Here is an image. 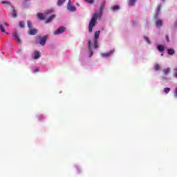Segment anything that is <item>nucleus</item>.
Here are the masks:
<instances>
[{
    "instance_id": "1",
    "label": "nucleus",
    "mask_w": 177,
    "mask_h": 177,
    "mask_svg": "<svg viewBox=\"0 0 177 177\" xmlns=\"http://www.w3.org/2000/svg\"><path fill=\"white\" fill-rule=\"evenodd\" d=\"M104 6H106V1H104L101 3V6L100 7V12H95L93 15L88 24V32H92L93 28L95 27V26H96V20H97V17H102Z\"/></svg>"
},
{
    "instance_id": "2",
    "label": "nucleus",
    "mask_w": 177,
    "mask_h": 177,
    "mask_svg": "<svg viewBox=\"0 0 177 177\" xmlns=\"http://www.w3.org/2000/svg\"><path fill=\"white\" fill-rule=\"evenodd\" d=\"M100 35V30L96 31L94 34V38L91 41V45L93 49H97V48H99L98 41H99Z\"/></svg>"
},
{
    "instance_id": "3",
    "label": "nucleus",
    "mask_w": 177,
    "mask_h": 177,
    "mask_svg": "<svg viewBox=\"0 0 177 177\" xmlns=\"http://www.w3.org/2000/svg\"><path fill=\"white\" fill-rule=\"evenodd\" d=\"M52 12H53V11L48 10L46 12H44V14L38 13L37 17H38V19H39V20H45V19H46V17H48V16H49V15H50V13H52Z\"/></svg>"
},
{
    "instance_id": "4",
    "label": "nucleus",
    "mask_w": 177,
    "mask_h": 177,
    "mask_svg": "<svg viewBox=\"0 0 177 177\" xmlns=\"http://www.w3.org/2000/svg\"><path fill=\"white\" fill-rule=\"evenodd\" d=\"M8 16L10 17L12 16V17H14V19H16L17 17V11H16V8L15 6L11 7V13L8 12Z\"/></svg>"
},
{
    "instance_id": "5",
    "label": "nucleus",
    "mask_w": 177,
    "mask_h": 177,
    "mask_svg": "<svg viewBox=\"0 0 177 177\" xmlns=\"http://www.w3.org/2000/svg\"><path fill=\"white\" fill-rule=\"evenodd\" d=\"M66 31V27L61 26L57 30L53 32L54 35H59V34H63Z\"/></svg>"
},
{
    "instance_id": "6",
    "label": "nucleus",
    "mask_w": 177,
    "mask_h": 177,
    "mask_svg": "<svg viewBox=\"0 0 177 177\" xmlns=\"http://www.w3.org/2000/svg\"><path fill=\"white\" fill-rule=\"evenodd\" d=\"M67 9L70 12H75V10H77V8L71 5V0H68V4H67Z\"/></svg>"
},
{
    "instance_id": "7",
    "label": "nucleus",
    "mask_w": 177,
    "mask_h": 177,
    "mask_svg": "<svg viewBox=\"0 0 177 177\" xmlns=\"http://www.w3.org/2000/svg\"><path fill=\"white\" fill-rule=\"evenodd\" d=\"M88 48L90 52L89 57H92V55H93V51H92V48H93V46H92V41L91 40H88Z\"/></svg>"
},
{
    "instance_id": "8",
    "label": "nucleus",
    "mask_w": 177,
    "mask_h": 177,
    "mask_svg": "<svg viewBox=\"0 0 177 177\" xmlns=\"http://www.w3.org/2000/svg\"><path fill=\"white\" fill-rule=\"evenodd\" d=\"M12 36L14 37V39L18 44H21V39H20V37H19V35H17V32H15L12 34Z\"/></svg>"
},
{
    "instance_id": "9",
    "label": "nucleus",
    "mask_w": 177,
    "mask_h": 177,
    "mask_svg": "<svg viewBox=\"0 0 177 177\" xmlns=\"http://www.w3.org/2000/svg\"><path fill=\"white\" fill-rule=\"evenodd\" d=\"M37 33H38V30L33 28L29 29V32H28L29 35H37Z\"/></svg>"
},
{
    "instance_id": "10",
    "label": "nucleus",
    "mask_w": 177,
    "mask_h": 177,
    "mask_svg": "<svg viewBox=\"0 0 177 177\" xmlns=\"http://www.w3.org/2000/svg\"><path fill=\"white\" fill-rule=\"evenodd\" d=\"M46 39H47L46 36H44L43 37H41L40 40L39 41L40 45L44 46V45H45V44H46Z\"/></svg>"
},
{
    "instance_id": "11",
    "label": "nucleus",
    "mask_w": 177,
    "mask_h": 177,
    "mask_svg": "<svg viewBox=\"0 0 177 177\" xmlns=\"http://www.w3.org/2000/svg\"><path fill=\"white\" fill-rule=\"evenodd\" d=\"M5 26L9 27V24H8L7 23H4L3 25H0V30L1 32H6V31L5 30Z\"/></svg>"
},
{
    "instance_id": "12",
    "label": "nucleus",
    "mask_w": 177,
    "mask_h": 177,
    "mask_svg": "<svg viewBox=\"0 0 177 177\" xmlns=\"http://www.w3.org/2000/svg\"><path fill=\"white\" fill-rule=\"evenodd\" d=\"M113 53L114 51L111 50V51H109L108 53H102V57H109V56H111V55H113Z\"/></svg>"
},
{
    "instance_id": "13",
    "label": "nucleus",
    "mask_w": 177,
    "mask_h": 177,
    "mask_svg": "<svg viewBox=\"0 0 177 177\" xmlns=\"http://www.w3.org/2000/svg\"><path fill=\"white\" fill-rule=\"evenodd\" d=\"M55 17L56 15H52L51 16H50L49 18L47 20H46V24L50 23V21H52V20H53V19H55Z\"/></svg>"
},
{
    "instance_id": "14",
    "label": "nucleus",
    "mask_w": 177,
    "mask_h": 177,
    "mask_svg": "<svg viewBox=\"0 0 177 177\" xmlns=\"http://www.w3.org/2000/svg\"><path fill=\"white\" fill-rule=\"evenodd\" d=\"M39 57H41V53H39V51H35L34 53V59L35 60H37V59H39Z\"/></svg>"
},
{
    "instance_id": "15",
    "label": "nucleus",
    "mask_w": 177,
    "mask_h": 177,
    "mask_svg": "<svg viewBox=\"0 0 177 177\" xmlns=\"http://www.w3.org/2000/svg\"><path fill=\"white\" fill-rule=\"evenodd\" d=\"M163 73L165 75H168L171 73V68H167L165 69H163Z\"/></svg>"
},
{
    "instance_id": "16",
    "label": "nucleus",
    "mask_w": 177,
    "mask_h": 177,
    "mask_svg": "<svg viewBox=\"0 0 177 177\" xmlns=\"http://www.w3.org/2000/svg\"><path fill=\"white\" fill-rule=\"evenodd\" d=\"M157 49L158 50L159 52H164L165 47H164V46L162 45H159L158 46Z\"/></svg>"
},
{
    "instance_id": "17",
    "label": "nucleus",
    "mask_w": 177,
    "mask_h": 177,
    "mask_svg": "<svg viewBox=\"0 0 177 177\" xmlns=\"http://www.w3.org/2000/svg\"><path fill=\"white\" fill-rule=\"evenodd\" d=\"M111 10L115 12V10H120V6L116 5L111 7Z\"/></svg>"
},
{
    "instance_id": "18",
    "label": "nucleus",
    "mask_w": 177,
    "mask_h": 177,
    "mask_svg": "<svg viewBox=\"0 0 177 177\" xmlns=\"http://www.w3.org/2000/svg\"><path fill=\"white\" fill-rule=\"evenodd\" d=\"M156 27H161L162 26V21L161 19H158L156 22Z\"/></svg>"
},
{
    "instance_id": "19",
    "label": "nucleus",
    "mask_w": 177,
    "mask_h": 177,
    "mask_svg": "<svg viewBox=\"0 0 177 177\" xmlns=\"http://www.w3.org/2000/svg\"><path fill=\"white\" fill-rule=\"evenodd\" d=\"M1 3H2L3 5H9V6H10V8H12V6H13L12 4V3H10V1H1Z\"/></svg>"
},
{
    "instance_id": "20",
    "label": "nucleus",
    "mask_w": 177,
    "mask_h": 177,
    "mask_svg": "<svg viewBox=\"0 0 177 177\" xmlns=\"http://www.w3.org/2000/svg\"><path fill=\"white\" fill-rule=\"evenodd\" d=\"M65 2L66 0H58L57 5L58 6H62V5H63V3H64Z\"/></svg>"
},
{
    "instance_id": "21",
    "label": "nucleus",
    "mask_w": 177,
    "mask_h": 177,
    "mask_svg": "<svg viewBox=\"0 0 177 177\" xmlns=\"http://www.w3.org/2000/svg\"><path fill=\"white\" fill-rule=\"evenodd\" d=\"M167 53L168 55H174L175 53V50L172 48L168 49Z\"/></svg>"
},
{
    "instance_id": "22",
    "label": "nucleus",
    "mask_w": 177,
    "mask_h": 177,
    "mask_svg": "<svg viewBox=\"0 0 177 177\" xmlns=\"http://www.w3.org/2000/svg\"><path fill=\"white\" fill-rule=\"evenodd\" d=\"M136 2V0H129V5L130 6H133V5H135Z\"/></svg>"
},
{
    "instance_id": "23",
    "label": "nucleus",
    "mask_w": 177,
    "mask_h": 177,
    "mask_svg": "<svg viewBox=\"0 0 177 177\" xmlns=\"http://www.w3.org/2000/svg\"><path fill=\"white\" fill-rule=\"evenodd\" d=\"M160 10H161V6H158L156 9V17L160 15Z\"/></svg>"
},
{
    "instance_id": "24",
    "label": "nucleus",
    "mask_w": 177,
    "mask_h": 177,
    "mask_svg": "<svg viewBox=\"0 0 177 177\" xmlns=\"http://www.w3.org/2000/svg\"><path fill=\"white\" fill-rule=\"evenodd\" d=\"M165 93H169L171 92V88L166 87L164 88Z\"/></svg>"
},
{
    "instance_id": "25",
    "label": "nucleus",
    "mask_w": 177,
    "mask_h": 177,
    "mask_svg": "<svg viewBox=\"0 0 177 177\" xmlns=\"http://www.w3.org/2000/svg\"><path fill=\"white\" fill-rule=\"evenodd\" d=\"M27 24H28V27L29 30L32 28V24H31L30 21H28Z\"/></svg>"
},
{
    "instance_id": "26",
    "label": "nucleus",
    "mask_w": 177,
    "mask_h": 177,
    "mask_svg": "<svg viewBox=\"0 0 177 177\" xmlns=\"http://www.w3.org/2000/svg\"><path fill=\"white\" fill-rule=\"evenodd\" d=\"M19 26L21 27V28H24L25 27L24 21H19Z\"/></svg>"
},
{
    "instance_id": "27",
    "label": "nucleus",
    "mask_w": 177,
    "mask_h": 177,
    "mask_svg": "<svg viewBox=\"0 0 177 177\" xmlns=\"http://www.w3.org/2000/svg\"><path fill=\"white\" fill-rule=\"evenodd\" d=\"M144 39L147 42V44H151L150 39H149V37H144Z\"/></svg>"
},
{
    "instance_id": "28",
    "label": "nucleus",
    "mask_w": 177,
    "mask_h": 177,
    "mask_svg": "<svg viewBox=\"0 0 177 177\" xmlns=\"http://www.w3.org/2000/svg\"><path fill=\"white\" fill-rule=\"evenodd\" d=\"M154 68H155V70H156V71H158V70H160V65L156 64Z\"/></svg>"
},
{
    "instance_id": "29",
    "label": "nucleus",
    "mask_w": 177,
    "mask_h": 177,
    "mask_svg": "<svg viewBox=\"0 0 177 177\" xmlns=\"http://www.w3.org/2000/svg\"><path fill=\"white\" fill-rule=\"evenodd\" d=\"M174 97H177V87L174 89Z\"/></svg>"
},
{
    "instance_id": "30",
    "label": "nucleus",
    "mask_w": 177,
    "mask_h": 177,
    "mask_svg": "<svg viewBox=\"0 0 177 177\" xmlns=\"http://www.w3.org/2000/svg\"><path fill=\"white\" fill-rule=\"evenodd\" d=\"M86 2H88V3H93L94 1L93 0H85Z\"/></svg>"
},
{
    "instance_id": "31",
    "label": "nucleus",
    "mask_w": 177,
    "mask_h": 177,
    "mask_svg": "<svg viewBox=\"0 0 177 177\" xmlns=\"http://www.w3.org/2000/svg\"><path fill=\"white\" fill-rule=\"evenodd\" d=\"M175 73H174V77L175 78H177V68L174 69Z\"/></svg>"
},
{
    "instance_id": "32",
    "label": "nucleus",
    "mask_w": 177,
    "mask_h": 177,
    "mask_svg": "<svg viewBox=\"0 0 177 177\" xmlns=\"http://www.w3.org/2000/svg\"><path fill=\"white\" fill-rule=\"evenodd\" d=\"M166 39L167 42H169V37H168V35H166Z\"/></svg>"
},
{
    "instance_id": "33",
    "label": "nucleus",
    "mask_w": 177,
    "mask_h": 177,
    "mask_svg": "<svg viewBox=\"0 0 177 177\" xmlns=\"http://www.w3.org/2000/svg\"><path fill=\"white\" fill-rule=\"evenodd\" d=\"M38 71H39V69H35L34 71L35 73H38Z\"/></svg>"
},
{
    "instance_id": "34",
    "label": "nucleus",
    "mask_w": 177,
    "mask_h": 177,
    "mask_svg": "<svg viewBox=\"0 0 177 177\" xmlns=\"http://www.w3.org/2000/svg\"><path fill=\"white\" fill-rule=\"evenodd\" d=\"M6 34L8 35V34H9V32H6Z\"/></svg>"
}]
</instances>
